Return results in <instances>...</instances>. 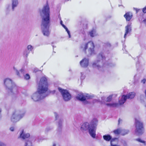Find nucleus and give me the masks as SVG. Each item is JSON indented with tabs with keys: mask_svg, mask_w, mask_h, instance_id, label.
I'll return each mask as SVG.
<instances>
[{
	"mask_svg": "<svg viewBox=\"0 0 146 146\" xmlns=\"http://www.w3.org/2000/svg\"><path fill=\"white\" fill-rule=\"evenodd\" d=\"M58 89L62 95L63 99L65 101H67L70 100L71 96L68 91L63 89L60 88H58Z\"/></svg>",
	"mask_w": 146,
	"mask_h": 146,
	"instance_id": "nucleus-10",
	"label": "nucleus"
},
{
	"mask_svg": "<svg viewBox=\"0 0 146 146\" xmlns=\"http://www.w3.org/2000/svg\"><path fill=\"white\" fill-rule=\"evenodd\" d=\"M142 10L144 13H146V6L143 8Z\"/></svg>",
	"mask_w": 146,
	"mask_h": 146,
	"instance_id": "nucleus-39",
	"label": "nucleus"
},
{
	"mask_svg": "<svg viewBox=\"0 0 146 146\" xmlns=\"http://www.w3.org/2000/svg\"><path fill=\"white\" fill-rule=\"evenodd\" d=\"M30 136V134L29 133H26L24 130L23 129L20 132L19 137L24 139L28 138Z\"/></svg>",
	"mask_w": 146,
	"mask_h": 146,
	"instance_id": "nucleus-13",
	"label": "nucleus"
},
{
	"mask_svg": "<svg viewBox=\"0 0 146 146\" xmlns=\"http://www.w3.org/2000/svg\"><path fill=\"white\" fill-rule=\"evenodd\" d=\"M89 35L93 37L97 35V34L96 30L95 29H93L89 32Z\"/></svg>",
	"mask_w": 146,
	"mask_h": 146,
	"instance_id": "nucleus-23",
	"label": "nucleus"
},
{
	"mask_svg": "<svg viewBox=\"0 0 146 146\" xmlns=\"http://www.w3.org/2000/svg\"><path fill=\"white\" fill-rule=\"evenodd\" d=\"M52 146H60V145L58 142H54L52 143Z\"/></svg>",
	"mask_w": 146,
	"mask_h": 146,
	"instance_id": "nucleus-30",
	"label": "nucleus"
},
{
	"mask_svg": "<svg viewBox=\"0 0 146 146\" xmlns=\"http://www.w3.org/2000/svg\"><path fill=\"white\" fill-rule=\"evenodd\" d=\"M63 120L62 119H59L57 122V125L59 129H61L62 126Z\"/></svg>",
	"mask_w": 146,
	"mask_h": 146,
	"instance_id": "nucleus-20",
	"label": "nucleus"
},
{
	"mask_svg": "<svg viewBox=\"0 0 146 146\" xmlns=\"http://www.w3.org/2000/svg\"><path fill=\"white\" fill-rule=\"evenodd\" d=\"M25 146H32V143L30 140L27 141L25 143Z\"/></svg>",
	"mask_w": 146,
	"mask_h": 146,
	"instance_id": "nucleus-26",
	"label": "nucleus"
},
{
	"mask_svg": "<svg viewBox=\"0 0 146 146\" xmlns=\"http://www.w3.org/2000/svg\"><path fill=\"white\" fill-rule=\"evenodd\" d=\"M60 23L61 25L66 30V31L67 32L69 38H70L71 37V35H70V31L68 30V28L64 25L62 24V21L61 20L60 21Z\"/></svg>",
	"mask_w": 146,
	"mask_h": 146,
	"instance_id": "nucleus-21",
	"label": "nucleus"
},
{
	"mask_svg": "<svg viewBox=\"0 0 146 146\" xmlns=\"http://www.w3.org/2000/svg\"><path fill=\"white\" fill-rule=\"evenodd\" d=\"M0 146H6L5 144L0 141Z\"/></svg>",
	"mask_w": 146,
	"mask_h": 146,
	"instance_id": "nucleus-38",
	"label": "nucleus"
},
{
	"mask_svg": "<svg viewBox=\"0 0 146 146\" xmlns=\"http://www.w3.org/2000/svg\"><path fill=\"white\" fill-rule=\"evenodd\" d=\"M94 43L92 41H90L87 43L83 44L81 46V48L84 51L88 56L94 54Z\"/></svg>",
	"mask_w": 146,
	"mask_h": 146,
	"instance_id": "nucleus-3",
	"label": "nucleus"
},
{
	"mask_svg": "<svg viewBox=\"0 0 146 146\" xmlns=\"http://www.w3.org/2000/svg\"><path fill=\"white\" fill-rule=\"evenodd\" d=\"M112 97V95H110L109 96H108L107 98V102H109L111 100Z\"/></svg>",
	"mask_w": 146,
	"mask_h": 146,
	"instance_id": "nucleus-32",
	"label": "nucleus"
},
{
	"mask_svg": "<svg viewBox=\"0 0 146 146\" xmlns=\"http://www.w3.org/2000/svg\"><path fill=\"white\" fill-rule=\"evenodd\" d=\"M125 131L124 132V133H125Z\"/></svg>",
	"mask_w": 146,
	"mask_h": 146,
	"instance_id": "nucleus-46",
	"label": "nucleus"
},
{
	"mask_svg": "<svg viewBox=\"0 0 146 146\" xmlns=\"http://www.w3.org/2000/svg\"><path fill=\"white\" fill-rule=\"evenodd\" d=\"M136 141H138L141 143H142L143 145H146V142L144 141L142 139H141L140 138H138L136 139Z\"/></svg>",
	"mask_w": 146,
	"mask_h": 146,
	"instance_id": "nucleus-27",
	"label": "nucleus"
},
{
	"mask_svg": "<svg viewBox=\"0 0 146 146\" xmlns=\"http://www.w3.org/2000/svg\"><path fill=\"white\" fill-rule=\"evenodd\" d=\"M133 10H135L136 11V13H138L141 10L140 9H138L135 7L133 8Z\"/></svg>",
	"mask_w": 146,
	"mask_h": 146,
	"instance_id": "nucleus-35",
	"label": "nucleus"
},
{
	"mask_svg": "<svg viewBox=\"0 0 146 146\" xmlns=\"http://www.w3.org/2000/svg\"><path fill=\"white\" fill-rule=\"evenodd\" d=\"M26 80H28L30 78V76L28 74H26L24 76Z\"/></svg>",
	"mask_w": 146,
	"mask_h": 146,
	"instance_id": "nucleus-33",
	"label": "nucleus"
},
{
	"mask_svg": "<svg viewBox=\"0 0 146 146\" xmlns=\"http://www.w3.org/2000/svg\"><path fill=\"white\" fill-rule=\"evenodd\" d=\"M81 66L82 67H86L88 65L89 60L86 58H84L80 62Z\"/></svg>",
	"mask_w": 146,
	"mask_h": 146,
	"instance_id": "nucleus-14",
	"label": "nucleus"
},
{
	"mask_svg": "<svg viewBox=\"0 0 146 146\" xmlns=\"http://www.w3.org/2000/svg\"><path fill=\"white\" fill-rule=\"evenodd\" d=\"M98 123V120L96 119H93L91 121V123L90 125L91 127H94L96 131V126L97 125Z\"/></svg>",
	"mask_w": 146,
	"mask_h": 146,
	"instance_id": "nucleus-17",
	"label": "nucleus"
},
{
	"mask_svg": "<svg viewBox=\"0 0 146 146\" xmlns=\"http://www.w3.org/2000/svg\"><path fill=\"white\" fill-rule=\"evenodd\" d=\"M125 18H132L133 17L132 13L130 12H128L126 13L124 15Z\"/></svg>",
	"mask_w": 146,
	"mask_h": 146,
	"instance_id": "nucleus-19",
	"label": "nucleus"
},
{
	"mask_svg": "<svg viewBox=\"0 0 146 146\" xmlns=\"http://www.w3.org/2000/svg\"><path fill=\"white\" fill-rule=\"evenodd\" d=\"M93 96L87 94L80 93L78 95L76 98L84 102L85 104L88 103L87 100L92 98Z\"/></svg>",
	"mask_w": 146,
	"mask_h": 146,
	"instance_id": "nucleus-8",
	"label": "nucleus"
},
{
	"mask_svg": "<svg viewBox=\"0 0 146 146\" xmlns=\"http://www.w3.org/2000/svg\"><path fill=\"white\" fill-rule=\"evenodd\" d=\"M129 131L128 130L123 129L121 128H119L114 130L113 132L116 135L121 134V135H124L128 134Z\"/></svg>",
	"mask_w": 146,
	"mask_h": 146,
	"instance_id": "nucleus-12",
	"label": "nucleus"
},
{
	"mask_svg": "<svg viewBox=\"0 0 146 146\" xmlns=\"http://www.w3.org/2000/svg\"><path fill=\"white\" fill-rule=\"evenodd\" d=\"M103 98H104V97H103V98H102V100H104V99H103Z\"/></svg>",
	"mask_w": 146,
	"mask_h": 146,
	"instance_id": "nucleus-45",
	"label": "nucleus"
},
{
	"mask_svg": "<svg viewBox=\"0 0 146 146\" xmlns=\"http://www.w3.org/2000/svg\"><path fill=\"white\" fill-rule=\"evenodd\" d=\"M14 70L15 71L17 74L18 76L19 77H21V75L20 74V73L19 72V71L17 70L15 68H14Z\"/></svg>",
	"mask_w": 146,
	"mask_h": 146,
	"instance_id": "nucleus-34",
	"label": "nucleus"
},
{
	"mask_svg": "<svg viewBox=\"0 0 146 146\" xmlns=\"http://www.w3.org/2000/svg\"><path fill=\"white\" fill-rule=\"evenodd\" d=\"M38 12L42 18H49L50 15V8L47 2L42 9H40Z\"/></svg>",
	"mask_w": 146,
	"mask_h": 146,
	"instance_id": "nucleus-5",
	"label": "nucleus"
},
{
	"mask_svg": "<svg viewBox=\"0 0 146 146\" xmlns=\"http://www.w3.org/2000/svg\"><path fill=\"white\" fill-rule=\"evenodd\" d=\"M25 72V70L24 69H21L20 70V72L23 74Z\"/></svg>",
	"mask_w": 146,
	"mask_h": 146,
	"instance_id": "nucleus-36",
	"label": "nucleus"
},
{
	"mask_svg": "<svg viewBox=\"0 0 146 146\" xmlns=\"http://www.w3.org/2000/svg\"><path fill=\"white\" fill-rule=\"evenodd\" d=\"M131 31V28L130 25L129 24L125 27V33L124 35V38H125L127 34L129 33Z\"/></svg>",
	"mask_w": 146,
	"mask_h": 146,
	"instance_id": "nucleus-16",
	"label": "nucleus"
},
{
	"mask_svg": "<svg viewBox=\"0 0 146 146\" xmlns=\"http://www.w3.org/2000/svg\"><path fill=\"white\" fill-rule=\"evenodd\" d=\"M49 19H42L41 24L42 31L44 35L48 36L50 34L49 31Z\"/></svg>",
	"mask_w": 146,
	"mask_h": 146,
	"instance_id": "nucleus-4",
	"label": "nucleus"
},
{
	"mask_svg": "<svg viewBox=\"0 0 146 146\" xmlns=\"http://www.w3.org/2000/svg\"><path fill=\"white\" fill-rule=\"evenodd\" d=\"M135 92H131L127 94L126 96L123 95L119 101V103L120 105L123 104L125 102L127 99H132L134 98L135 95Z\"/></svg>",
	"mask_w": 146,
	"mask_h": 146,
	"instance_id": "nucleus-11",
	"label": "nucleus"
},
{
	"mask_svg": "<svg viewBox=\"0 0 146 146\" xmlns=\"http://www.w3.org/2000/svg\"><path fill=\"white\" fill-rule=\"evenodd\" d=\"M143 23L146 25V19H144L143 21Z\"/></svg>",
	"mask_w": 146,
	"mask_h": 146,
	"instance_id": "nucleus-41",
	"label": "nucleus"
},
{
	"mask_svg": "<svg viewBox=\"0 0 146 146\" xmlns=\"http://www.w3.org/2000/svg\"><path fill=\"white\" fill-rule=\"evenodd\" d=\"M122 121V120L120 119H119L118 121L119 123L120 122H121Z\"/></svg>",
	"mask_w": 146,
	"mask_h": 146,
	"instance_id": "nucleus-42",
	"label": "nucleus"
},
{
	"mask_svg": "<svg viewBox=\"0 0 146 146\" xmlns=\"http://www.w3.org/2000/svg\"><path fill=\"white\" fill-rule=\"evenodd\" d=\"M27 48L29 51H31L33 49V47L31 45H29L27 46Z\"/></svg>",
	"mask_w": 146,
	"mask_h": 146,
	"instance_id": "nucleus-29",
	"label": "nucleus"
},
{
	"mask_svg": "<svg viewBox=\"0 0 146 146\" xmlns=\"http://www.w3.org/2000/svg\"><path fill=\"white\" fill-rule=\"evenodd\" d=\"M11 6L9 5H7L5 11L7 13H9L11 10Z\"/></svg>",
	"mask_w": 146,
	"mask_h": 146,
	"instance_id": "nucleus-28",
	"label": "nucleus"
},
{
	"mask_svg": "<svg viewBox=\"0 0 146 146\" xmlns=\"http://www.w3.org/2000/svg\"><path fill=\"white\" fill-rule=\"evenodd\" d=\"M30 52L27 51H26L24 52V56L26 57H27L28 56Z\"/></svg>",
	"mask_w": 146,
	"mask_h": 146,
	"instance_id": "nucleus-31",
	"label": "nucleus"
},
{
	"mask_svg": "<svg viewBox=\"0 0 146 146\" xmlns=\"http://www.w3.org/2000/svg\"><path fill=\"white\" fill-rule=\"evenodd\" d=\"M135 124L136 133L139 135L142 134L143 133V123L139 119H135Z\"/></svg>",
	"mask_w": 146,
	"mask_h": 146,
	"instance_id": "nucleus-9",
	"label": "nucleus"
},
{
	"mask_svg": "<svg viewBox=\"0 0 146 146\" xmlns=\"http://www.w3.org/2000/svg\"><path fill=\"white\" fill-rule=\"evenodd\" d=\"M106 104L107 106L111 107H117L119 106V104L115 102H113L110 103H106Z\"/></svg>",
	"mask_w": 146,
	"mask_h": 146,
	"instance_id": "nucleus-18",
	"label": "nucleus"
},
{
	"mask_svg": "<svg viewBox=\"0 0 146 146\" xmlns=\"http://www.w3.org/2000/svg\"><path fill=\"white\" fill-rule=\"evenodd\" d=\"M4 83L9 93L11 94H15L17 93V88L11 79L6 78L4 80Z\"/></svg>",
	"mask_w": 146,
	"mask_h": 146,
	"instance_id": "nucleus-2",
	"label": "nucleus"
},
{
	"mask_svg": "<svg viewBox=\"0 0 146 146\" xmlns=\"http://www.w3.org/2000/svg\"><path fill=\"white\" fill-rule=\"evenodd\" d=\"M15 128L14 127H11L9 128L10 130L11 131H14Z\"/></svg>",
	"mask_w": 146,
	"mask_h": 146,
	"instance_id": "nucleus-37",
	"label": "nucleus"
},
{
	"mask_svg": "<svg viewBox=\"0 0 146 146\" xmlns=\"http://www.w3.org/2000/svg\"><path fill=\"white\" fill-rule=\"evenodd\" d=\"M25 112L21 110L15 111L12 114L11 121L13 123H16L19 121L25 115Z\"/></svg>",
	"mask_w": 146,
	"mask_h": 146,
	"instance_id": "nucleus-6",
	"label": "nucleus"
},
{
	"mask_svg": "<svg viewBox=\"0 0 146 146\" xmlns=\"http://www.w3.org/2000/svg\"><path fill=\"white\" fill-rule=\"evenodd\" d=\"M82 131H86L88 130L89 133L91 136L93 138H95L96 135L95 130L94 127H91L88 123L86 122L84 123L81 127Z\"/></svg>",
	"mask_w": 146,
	"mask_h": 146,
	"instance_id": "nucleus-7",
	"label": "nucleus"
},
{
	"mask_svg": "<svg viewBox=\"0 0 146 146\" xmlns=\"http://www.w3.org/2000/svg\"><path fill=\"white\" fill-rule=\"evenodd\" d=\"M116 141L117 142V138H115L114 139H112L111 141V146H119V145H114V142Z\"/></svg>",
	"mask_w": 146,
	"mask_h": 146,
	"instance_id": "nucleus-25",
	"label": "nucleus"
},
{
	"mask_svg": "<svg viewBox=\"0 0 146 146\" xmlns=\"http://www.w3.org/2000/svg\"><path fill=\"white\" fill-rule=\"evenodd\" d=\"M19 3L18 0H11L12 10L13 11H14L15 8L18 6Z\"/></svg>",
	"mask_w": 146,
	"mask_h": 146,
	"instance_id": "nucleus-15",
	"label": "nucleus"
},
{
	"mask_svg": "<svg viewBox=\"0 0 146 146\" xmlns=\"http://www.w3.org/2000/svg\"><path fill=\"white\" fill-rule=\"evenodd\" d=\"M48 84L47 78L42 77L39 82L37 91L33 93L31 96V99L34 102L39 101L47 96L46 92L48 90Z\"/></svg>",
	"mask_w": 146,
	"mask_h": 146,
	"instance_id": "nucleus-1",
	"label": "nucleus"
},
{
	"mask_svg": "<svg viewBox=\"0 0 146 146\" xmlns=\"http://www.w3.org/2000/svg\"><path fill=\"white\" fill-rule=\"evenodd\" d=\"M55 92V90H54V91H52V92H51L53 94H54Z\"/></svg>",
	"mask_w": 146,
	"mask_h": 146,
	"instance_id": "nucleus-43",
	"label": "nucleus"
},
{
	"mask_svg": "<svg viewBox=\"0 0 146 146\" xmlns=\"http://www.w3.org/2000/svg\"><path fill=\"white\" fill-rule=\"evenodd\" d=\"M101 62L100 61H96L94 62L92 64L93 66L94 67H97L99 68L100 66H101Z\"/></svg>",
	"mask_w": 146,
	"mask_h": 146,
	"instance_id": "nucleus-22",
	"label": "nucleus"
},
{
	"mask_svg": "<svg viewBox=\"0 0 146 146\" xmlns=\"http://www.w3.org/2000/svg\"><path fill=\"white\" fill-rule=\"evenodd\" d=\"M127 21H130V19H126Z\"/></svg>",
	"mask_w": 146,
	"mask_h": 146,
	"instance_id": "nucleus-44",
	"label": "nucleus"
},
{
	"mask_svg": "<svg viewBox=\"0 0 146 146\" xmlns=\"http://www.w3.org/2000/svg\"><path fill=\"white\" fill-rule=\"evenodd\" d=\"M103 137L105 140L108 141H110L112 138V137L109 135H104Z\"/></svg>",
	"mask_w": 146,
	"mask_h": 146,
	"instance_id": "nucleus-24",
	"label": "nucleus"
},
{
	"mask_svg": "<svg viewBox=\"0 0 146 146\" xmlns=\"http://www.w3.org/2000/svg\"><path fill=\"white\" fill-rule=\"evenodd\" d=\"M146 82V80L145 79H143L141 81V82L143 84H144Z\"/></svg>",
	"mask_w": 146,
	"mask_h": 146,
	"instance_id": "nucleus-40",
	"label": "nucleus"
}]
</instances>
